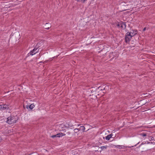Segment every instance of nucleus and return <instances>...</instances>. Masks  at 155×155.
I'll use <instances>...</instances> for the list:
<instances>
[{
	"instance_id": "nucleus-6",
	"label": "nucleus",
	"mask_w": 155,
	"mask_h": 155,
	"mask_svg": "<svg viewBox=\"0 0 155 155\" xmlns=\"http://www.w3.org/2000/svg\"><path fill=\"white\" fill-rule=\"evenodd\" d=\"M0 109L2 110H5L8 108V106L7 105H0Z\"/></svg>"
},
{
	"instance_id": "nucleus-5",
	"label": "nucleus",
	"mask_w": 155,
	"mask_h": 155,
	"mask_svg": "<svg viewBox=\"0 0 155 155\" xmlns=\"http://www.w3.org/2000/svg\"><path fill=\"white\" fill-rule=\"evenodd\" d=\"M24 107H25L27 109L29 108L30 109H32L35 107V105H34V104H32L30 105H24Z\"/></svg>"
},
{
	"instance_id": "nucleus-17",
	"label": "nucleus",
	"mask_w": 155,
	"mask_h": 155,
	"mask_svg": "<svg viewBox=\"0 0 155 155\" xmlns=\"http://www.w3.org/2000/svg\"><path fill=\"white\" fill-rule=\"evenodd\" d=\"M148 29V28L147 27H145L143 28V31H145L146 29Z\"/></svg>"
},
{
	"instance_id": "nucleus-25",
	"label": "nucleus",
	"mask_w": 155,
	"mask_h": 155,
	"mask_svg": "<svg viewBox=\"0 0 155 155\" xmlns=\"http://www.w3.org/2000/svg\"><path fill=\"white\" fill-rule=\"evenodd\" d=\"M74 153V152H72V153Z\"/></svg>"
},
{
	"instance_id": "nucleus-15",
	"label": "nucleus",
	"mask_w": 155,
	"mask_h": 155,
	"mask_svg": "<svg viewBox=\"0 0 155 155\" xmlns=\"http://www.w3.org/2000/svg\"><path fill=\"white\" fill-rule=\"evenodd\" d=\"M110 137L109 135H108L106 137L105 139L106 140H108L110 139Z\"/></svg>"
},
{
	"instance_id": "nucleus-13",
	"label": "nucleus",
	"mask_w": 155,
	"mask_h": 155,
	"mask_svg": "<svg viewBox=\"0 0 155 155\" xmlns=\"http://www.w3.org/2000/svg\"><path fill=\"white\" fill-rule=\"evenodd\" d=\"M80 130L79 128H75L74 129V131L75 133H77Z\"/></svg>"
},
{
	"instance_id": "nucleus-20",
	"label": "nucleus",
	"mask_w": 155,
	"mask_h": 155,
	"mask_svg": "<svg viewBox=\"0 0 155 155\" xmlns=\"http://www.w3.org/2000/svg\"><path fill=\"white\" fill-rule=\"evenodd\" d=\"M67 134L68 135H69L70 134V132H68L67 133Z\"/></svg>"
},
{
	"instance_id": "nucleus-26",
	"label": "nucleus",
	"mask_w": 155,
	"mask_h": 155,
	"mask_svg": "<svg viewBox=\"0 0 155 155\" xmlns=\"http://www.w3.org/2000/svg\"><path fill=\"white\" fill-rule=\"evenodd\" d=\"M74 153V152H72V153Z\"/></svg>"
},
{
	"instance_id": "nucleus-9",
	"label": "nucleus",
	"mask_w": 155,
	"mask_h": 155,
	"mask_svg": "<svg viewBox=\"0 0 155 155\" xmlns=\"http://www.w3.org/2000/svg\"><path fill=\"white\" fill-rule=\"evenodd\" d=\"M51 25L49 23H46L45 25V28L47 29H49L50 27H51Z\"/></svg>"
},
{
	"instance_id": "nucleus-1",
	"label": "nucleus",
	"mask_w": 155,
	"mask_h": 155,
	"mask_svg": "<svg viewBox=\"0 0 155 155\" xmlns=\"http://www.w3.org/2000/svg\"><path fill=\"white\" fill-rule=\"evenodd\" d=\"M17 120L18 118L17 117L11 116L8 117L6 122L8 124H12L16 123Z\"/></svg>"
},
{
	"instance_id": "nucleus-27",
	"label": "nucleus",
	"mask_w": 155,
	"mask_h": 155,
	"mask_svg": "<svg viewBox=\"0 0 155 155\" xmlns=\"http://www.w3.org/2000/svg\"><path fill=\"white\" fill-rule=\"evenodd\" d=\"M74 153V152H72V153Z\"/></svg>"
},
{
	"instance_id": "nucleus-24",
	"label": "nucleus",
	"mask_w": 155,
	"mask_h": 155,
	"mask_svg": "<svg viewBox=\"0 0 155 155\" xmlns=\"http://www.w3.org/2000/svg\"><path fill=\"white\" fill-rule=\"evenodd\" d=\"M80 125H79V124H78V126H79Z\"/></svg>"
},
{
	"instance_id": "nucleus-18",
	"label": "nucleus",
	"mask_w": 155,
	"mask_h": 155,
	"mask_svg": "<svg viewBox=\"0 0 155 155\" xmlns=\"http://www.w3.org/2000/svg\"><path fill=\"white\" fill-rule=\"evenodd\" d=\"M141 135L143 136H146V134H142Z\"/></svg>"
},
{
	"instance_id": "nucleus-22",
	"label": "nucleus",
	"mask_w": 155,
	"mask_h": 155,
	"mask_svg": "<svg viewBox=\"0 0 155 155\" xmlns=\"http://www.w3.org/2000/svg\"><path fill=\"white\" fill-rule=\"evenodd\" d=\"M101 87H98V89H100V90H102V89H101Z\"/></svg>"
},
{
	"instance_id": "nucleus-14",
	"label": "nucleus",
	"mask_w": 155,
	"mask_h": 155,
	"mask_svg": "<svg viewBox=\"0 0 155 155\" xmlns=\"http://www.w3.org/2000/svg\"><path fill=\"white\" fill-rule=\"evenodd\" d=\"M108 147L107 146H102L101 147V148L102 150L104 149H106Z\"/></svg>"
},
{
	"instance_id": "nucleus-10",
	"label": "nucleus",
	"mask_w": 155,
	"mask_h": 155,
	"mask_svg": "<svg viewBox=\"0 0 155 155\" xmlns=\"http://www.w3.org/2000/svg\"><path fill=\"white\" fill-rule=\"evenodd\" d=\"M73 125L70 123H66L65 124V127L67 128H69L70 127H71L73 126Z\"/></svg>"
},
{
	"instance_id": "nucleus-4",
	"label": "nucleus",
	"mask_w": 155,
	"mask_h": 155,
	"mask_svg": "<svg viewBox=\"0 0 155 155\" xmlns=\"http://www.w3.org/2000/svg\"><path fill=\"white\" fill-rule=\"evenodd\" d=\"M37 48H34L32 51H31L28 54L31 55H33L35 54L36 53L38 52V51H37Z\"/></svg>"
},
{
	"instance_id": "nucleus-23",
	"label": "nucleus",
	"mask_w": 155,
	"mask_h": 155,
	"mask_svg": "<svg viewBox=\"0 0 155 155\" xmlns=\"http://www.w3.org/2000/svg\"><path fill=\"white\" fill-rule=\"evenodd\" d=\"M38 44H39V43H38ZM38 46H39V45H38Z\"/></svg>"
},
{
	"instance_id": "nucleus-8",
	"label": "nucleus",
	"mask_w": 155,
	"mask_h": 155,
	"mask_svg": "<svg viewBox=\"0 0 155 155\" xmlns=\"http://www.w3.org/2000/svg\"><path fill=\"white\" fill-rule=\"evenodd\" d=\"M117 26L119 27H122V28H125L126 27V25L125 23H120V24H118L117 25Z\"/></svg>"
},
{
	"instance_id": "nucleus-19",
	"label": "nucleus",
	"mask_w": 155,
	"mask_h": 155,
	"mask_svg": "<svg viewBox=\"0 0 155 155\" xmlns=\"http://www.w3.org/2000/svg\"><path fill=\"white\" fill-rule=\"evenodd\" d=\"M108 135L111 138L112 137L113 135L112 134H109Z\"/></svg>"
},
{
	"instance_id": "nucleus-12",
	"label": "nucleus",
	"mask_w": 155,
	"mask_h": 155,
	"mask_svg": "<svg viewBox=\"0 0 155 155\" xmlns=\"http://www.w3.org/2000/svg\"><path fill=\"white\" fill-rule=\"evenodd\" d=\"M85 129V127L83 126H81L79 128V130H82L84 131Z\"/></svg>"
},
{
	"instance_id": "nucleus-21",
	"label": "nucleus",
	"mask_w": 155,
	"mask_h": 155,
	"mask_svg": "<svg viewBox=\"0 0 155 155\" xmlns=\"http://www.w3.org/2000/svg\"><path fill=\"white\" fill-rule=\"evenodd\" d=\"M2 140V138L0 136V142Z\"/></svg>"
},
{
	"instance_id": "nucleus-3",
	"label": "nucleus",
	"mask_w": 155,
	"mask_h": 155,
	"mask_svg": "<svg viewBox=\"0 0 155 155\" xmlns=\"http://www.w3.org/2000/svg\"><path fill=\"white\" fill-rule=\"evenodd\" d=\"M130 32H128L125 35V40L126 42H129L132 36L130 35Z\"/></svg>"
},
{
	"instance_id": "nucleus-7",
	"label": "nucleus",
	"mask_w": 155,
	"mask_h": 155,
	"mask_svg": "<svg viewBox=\"0 0 155 155\" xmlns=\"http://www.w3.org/2000/svg\"><path fill=\"white\" fill-rule=\"evenodd\" d=\"M130 35L133 37L137 34V30H132L130 32Z\"/></svg>"
},
{
	"instance_id": "nucleus-11",
	"label": "nucleus",
	"mask_w": 155,
	"mask_h": 155,
	"mask_svg": "<svg viewBox=\"0 0 155 155\" xmlns=\"http://www.w3.org/2000/svg\"><path fill=\"white\" fill-rule=\"evenodd\" d=\"M65 135L66 134H64L62 133H60L59 134H57V136H58V137H62Z\"/></svg>"
},
{
	"instance_id": "nucleus-16",
	"label": "nucleus",
	"mask_w": 155,
	"mask_h": 155,
	"mask_svg": "<svg viewBox=\"0 0 155 155\" xmlns=\"http://www.w3.org/2000/svg\"><path fill=\"white\" fill-rule=\"evenodd\" d=\"M51 137L52 138H54L55 137H58V136H57V134H56V135H53V136H51Z\"/></svg>"
},
{
	"instance_id": "nucleus-2",
	"label": "nucleus",
	"mask_w": 155,
	"mask_h": 155,
	"mask_svg": "<svg viewBox=\"0 0 155 155\" xmlns=\"http://www.w3.org/2000/svg\"><path fill=\"white\" fill-rule=\"evenodd\" d=\"M65 127V124L64 125V124H59L56 127V128L59 131H64Z\"/></svg>"
}]
</instances>
